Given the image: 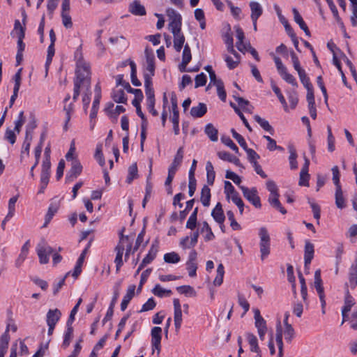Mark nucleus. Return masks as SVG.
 I'll return each instance as SVG.
<instances>
[{
    "instance_id": "1",
    "label": "nucleus",
    "mask_w": 357,
    "mask_h": 357,
    "mask_svg": "<svg viewBox=\"0 0 357 357\" xmlns=\"http://www.w3.org/2000/svg\"><path fill=\"white\" fill-rule=\"evenodd\" d=\"M79 48L75 52V59L76 60L75 77L73 80V100L76 102L80 93V89H86L87 92L90 91L91 88V66L86 62L82 56Z\"/></svg>"
},
{
    "instance_id": "2",
    "label": "nucleus",
    "mask_w": 357,
    "mask_h": 357,
    "mask_svg": "<svg viewBox=\"0 0 357 357\" xmlns=\"http://www.w3.org/2000/svg\"><path fill=\"white\" fill-rule=\"evenodd\" d=\"M261 259L264 261L271 252V238L267 229L262 227L259 230Z\"/></svg>"
},
{
    "instance_id": "3",
    "label": "nucleus",
    "mask_w": 357,
    "mask_h": 357,
    "mask_svg": "<svg viewBox=\"0 0 357 357\" xmlns=\"http://www.w3.org/2000/svg\"><path fill=\"white\" fill-rule=\"evenodd\" d=\"M273 59L278 73L281 77L286 82L291 84L293 86H298V83L296 80V78L291 74L288 73L287 68L282 63L280 58L278 56H274Z\"/></svg>"
},
{
    "instance_id": "4",
    "label": "nucleus",
    "mask_w": 357,
    "mask_h": 357,
    "mask_svg": "<svg viewBox=\"0 0 357 357\" xmlns=\"http://www.w3.org/2000/svg\"><path fill=\"white\" fill-rule=\"evenodd\" d=\"M167 15L169 18V23L168 24V28L170 31H178L181 29L182 25V17L181 15L177 13L173 8H168L166 11Z\"/></svg>"
},
{
    "instance_id": "5",
    "label": "nucleus",
    "mask_w": 357,
    "mask_h": 357,
    "mask_svg": "<svg viewBox=\"0 0 357 357\" xmlns=\"http://www.w3.org/2000/svg\"><path fill=\"white\" fill-rule=\"evenodd\" d=\"M36 252L40 263L45 264L48 263L49 255L53 252V249L52 247L48 245L44 240H43L37 245Z\"/></svg>"
},
{
    "instance_id": "6",
    "label": "nucleus",
    "mask_w": 357,
    "mask_h": 357,
    "mask_svg": "<svg viewBox=\"0 0 357 357\" xmlns=\"http://www.w3.org/2000/svg\"><path fill=\"white\" fill-rule=\"evenodd\" d=\"M243 196L257 208L261 207L260 197L258 196V192L255 188L249 189L245 186H240Z\"/></svg>"
},
{
    "instance_id": "7",
    "label": "nucleus",
    "mask_w": 357,
    "mask_h": 357,
    "mask_svg": "<svg viewBox=\"0 0 357 357\" xmlns=\"http://www.w3.org/2000/svg\"><path fill=\"white\" fill-rule=\"evenodd\" d=\"M116 85H121L128 91V93H132L135 95V98L137 100H142L144 95L141 89H133L130 86L128 82L123 79V75H118L116 76Z\"/></svg>"
},
{
    "instance_id": "8",
    "label": "nucleus",
    "mask_w": 357,
    "mask_h": 357,
    "mask_svg": "<svg viewBox=\"0 0 357 357\" xmlns=\"http://www.w3.org/2000/svg\"><path fill=\"white\" fill-rule=\"evenodd\" d=\"M199 236V231L197 229L191 233L190 236H186L181 238L179 246L183 250L193 248L198 242Z\"/></svg>"
},
{
    "instance_id": "9",
    "label": "nucleus",
    "mask_w": 357,
    "mask_h": 357,
    "mask_svg": "<svg viewBox=\"0 0 357 357\" xmlns=\"http://www.w3.org/2000/svg\"><path fill=\"white\" fill-rule=\"evenodd\" d=\"M82 172V165L80 162L77 160H73L71 162V168L68 172L66 176V181L68 183L73 181L77 178Z\"/></svg>"
},
{
    "instance_id": "10",
    "label": "nucleus",
    "mask_w": 357,
    "mask_h": 357,
    "mask_svg": "<svg viewBox=\"0 0 357 357\" xmlns=\"http://www.w3.org/2000/svg\"><path fill=\"white\" fill-rule=\"evenodd\" d=\"M162 328L159 326H155L151 329V344L153 351L155 349L160 353L161 349Z\"/></svg>"
},
{
    "instance_id": "11",
    "label": "nucleus",
    "mask_w": 357,
    "mask_h": 357,
    "mask_svg": "<svg viewBox=\"0 0 357 357\" xmlns=\"http://www.w3.org/2000/svg\"><path fill=\"white\" fill-rule=\"evenodd\" d=\"M314 245L311 243L310 241H306L305 245V253H304V260H305V268L308 269L309 266L314 257Z\"/></svg>"
},
{
    "instance_id": "12",
    "label": "nucleus",
    "mask_w": 357,
    "mask_h": 357,
    "mask_svg": "<svg viewBox=\"0 0 357 357\" xmlns=\"http://www.w3.org/2000/svg\"><path fill=\"white\" fill-rule=\"evenodd\" d=\"M174 36V47L178 52H181L183 47H184V43L185 38L181 31V29L178 31H171Z\"/></svg>"
},
{
    "instance_id": "13",
    "label": "nucleus",
    "mask_w": 357,
    "mask_h": 357,
    "mask_svg": "<svg viewBox=\"0 0 357 357\" xmlns=\"http://www.w3.org/2000/svg\"><path fill=\"white\" fill-rule=\"evenodd\" d=\"M211 215L215 220V221L218 224L222 225V223H224L225 216L222 209V206L220 202L217 203L215 208L213 209L211 212Z\"/></svg>"
},
{
    "instance_id": "14",
    "label": "nucleus",
    "mask_w": 357,
    "mask_h": 357,
    "mask_svg": "<svg viewBox=\"0 0 357 357\" xmlns=\"http://www.w3.org/2000/svg\"><path fill=\"white\" fill-rule=\"evenodd\" d=\"M135 285L131 284L128 287L126 295L123 296L121 303V310L125 311L127 308L130 301L135 296Z\"/></svg>"
},
{
    "instance_id": "15",
    "label": "nucleus",
    "mask_w": 357,
    "mask_h": 357,
    "mask_svg": "<svg viewBox=\"0 0 357 357\" xmlns=\"http://www.w3.org/2000/svg\"><path fill=\"white\" fill-rule=\"evenodd\" d=\"M129 11L134 15L144 16L146 14V9L138 0H135L129 6Z\"/></svg>"
},
{
    "instance_id": "16",
    "label": "nucleus",
    "mask_w": 357,
    "mask_h": 357,
    "mask_svg": "<svg viewBox=\"0 0 357 357\" xmlns=\"http://www.w3.org/2000/svg\"><path fill=\"white\" fill-rule=\"evenodd\" d=\"M159 250V241L158 238L155 239L152 243L150 250L146 257L143 259L148 264H151L156 257L157 253Z\"/></svg>"
},
{
    "instance_id": "17",
    "label": "nucleus",
    "mask_w": 357,
    "mask_h": 357,
    "mask_svg": "<svg viewBox=\"0 0 357 357\" xmlns=\"http://www.w3.org/2000/svg\"><path fill=\"white\" fill-rule=\"evenodd\" d=\"M275 340L278 347V357L283 356L282 328L280 321L276 325Z\"/></svg>"
},
{
    "instance_id": "18",
    "label": "nucleus",
    "mask_w": 357,
    "mask_h": 357,
    "mask_svg": "<svg viewBox=\"0 0 357 357\" xmlns=\"http://www.w3.org/2000/svg\"><path fill=\"white\" fill-rule=\"evenodd\" d=\"M61 316V311L56 308L49 310L47 313L46 321L47 324L55 325L59 321Z\"/></svg>"
},
{
    "instance_id": "19",
    "label": "nucleus",
    "mask_w": 357,
    "mask_h": 357,
    "mask_svg": "<svg viewBox=\"0 0 357 357\" xmlns=\"http://www.w3.org/2000/svg\"><path fill=\"white\" fill-rule=\"evenodd\" d=\"M125 248L123 244L118 243L115 248L116 255L114 259L116 264V272L119 271L121 267L123 266V255Z\"/></svg>"
},
{
    "instance_id": "20",
    "label": "nucleus",
    "mask_w": 357,
    "mask_h": 357,
    "mask_svg": "<svg viewBox=\"0 0 357 357\" xmlns=\"http://www.w3.org/2000/svg\"><path fill=\"white\" fill-rule=\"evenodd\" d=\"M279 193L270 195L268 197V202L272 207L278 210L282 214H286L287 210L282 206L279 200Z\"/></svg>"
},
{
    "instance_id": "21",
    "label": "nucleus",
    "mask_w": 357,
    "mask_h": 357,
    "mask_svg": "<svg viewBox=\"0 0 357 357\" xmlns=\"http://www.w3.org/2000/svg\"><path fill=\"white\" fill-rule=\"evenodd\" d=\"M292 11H293V14H294V21L299 25L300 28L302 30H303L307 36H310V30H309L307 24L304 22L302 16L300 15L299 12L298 11V10L294 8H293Z\"/></svg>"
},
{
    "instance_id": "22",
    "label": "nucleus",
    "mask_w": 357,
    "mask_h": 357,
    "mask_svg": "<svg viewBox=\"0 0 357 357\" xmlns=\"http://www.w3.org/2000/svg\"><path fill=\"white\" fill-rule=\"evenodd\" d=\"M207 112L206 105L199 102L197 106H194L190 109V115L194 118H201Z\"/></svg>"
},
{
    "instance_id": "23",
    "label": "nucleus",
    "mask_w": 357,
    "mask_h": 357,
    "mask_svg": "<svg viewBox=\"0 0 357 357\" xmlns=\"http://www.w3.org/2000/svg\"><path fill=\"white\" fill-rule=\"evenodd\" d=\"M251 9V19L252 21L257 20L258 18L262 15L263 10L261 5L256 1H252L250 3Z\"/></svg>"
},
{
    "instance_id": "24",
    "label": "nucleus",
    "mask_w": 357,
    "mask_h": 357,
    "mask_svg": "<svg viewBox=\"0 0 357 357\" xmlns=\"http://www.w3.org/2000/svg\"><path fill=\"white\" fill-rule=\"evenodd\" d=\"M255 319V327L257 331L267 330L266 322L264 319L261 316L260 311L259 309H254Z\"/></svg>"
},
{
    "instance_id": "25",
    "label": "nucleus",
    "mask_w": 357,
    "mask_h": 357,
    "mask_svg": "<svg viewBox=\"0 0 357 357\" xmlns=\"http://www.w3.org/2000/svg\"><path fill=\"white\" fill-rule=\"evenodd\" d=\"M335 205L337 208L340 209H342L345 208L346 203H345V199L343 195V191L342 190V188H335Z\"/></svg>"
},
{
    "instance_id": "26",
    "label": "nucleus",
    "mask_w": 357,
    "mask_h": 357,
    "mask_svg": "<svg viewBox=\"0 0 357 357\" xmlns=\"http://www.w3.org/2000/svg\"><path fill=\"white\" fill-rule=\"evenodd\" d=\"M211 189L208 185H204L201 191L200 201L204 206H208L211 201Z\"/></svg>"
},
{
    "instance_id": "27",
    "label": "nucleus",
    "mask_w": 357,
    "mask_h": 357,
    "mask_svg": "<svg viewBox=\"0 0 357 357\" xmlns=\"http://www.w3.org/2000/svg\"><path fill=\"white\" fill-rule=\"evenodd\" d=\"M204 132L212 142H217L218 139V131L212 123H208Z\"/></svg>"
},
{
    "instance_id": "28",
    "label": "nucleus",
    "mask_w": 357,
    "mask_h": 357,
    "mask_svg": "<svg viewBox=\"0 0 357 357\" xmlns=\"http://www.w3.org/2000/svg\"><path fill=\"white\" fill-rule=\"evenodd\" d=\"M255 121L259 124V126L266 132H269L271 135L274 134V129L270 125L268 121L266 119L261 118L259 115H255L254 116Z\"/></svg>"
},
{
    "instance_id": "29",
    "label": "nucleus",
    "mask_w": 357,
    "mask_h": 357,
    "mask_svg": "<svg viewBox=\"0 0 357 357\" xmlns=\"http://www.w3.org/2000/svg\"><path fill=\"white\" fill-rule=\"evenodd\" d=\"M246 337L250 346V351L255 353L261 352L257 337L254 334L248 333L246 334Z\"/></svg>"
},
{
    "instance_id": "30",
    "label": "nucleus",
    "mask_w": 357,
    "mask_h": 357,
    "mask_svg": "<svg viewBox=\"0 0 357 357\" xmlns=\"http://www.w3.org/2000/svg\"><path fill=\"white\" fill-rule=\"evenodd\" d=\"M145 93L146 96V100H155L154 89L152 85V81L149 80V77H146L144 81Z\"/></svg>"
},
{
    "instance_id": "31",
    "label": "nucleus",
    "mask_w": 357,
    "mask_h": 357,
    "mask_svg": "<svg viewBox=\"0 0 357 357\" xmlns=\"http://www.w3.org/2000/svg\"><path fill=\"white\" fill-rule=\"evenodd\" d=\"M112 98L114 101L117 103L126 104L127 102V97L123 89L114 90L112 91Z\"/></svg>"
},
{
    "instance_id": "32",
    "label": "nucleus",
    "mask_w": 357,
    "mask_h": 357,
    "mask_svg": "<svg viewBox=\"0 0 357 357\" xmlns=\"http://www.w3.org/2000/svg\"><path fill=\"white\" fill-rule=\"evenodd\" d=\"M59 209V204L57 203H51L48 208L47 213L45 215V221L43 227H46L47 224L51 221L54 214Z\"/></svg>"
},
{
    "instance_id": "33",
    "label": "nucleus",
    "mask_w": 357,
    "mask_h": 357,
    "mask_svg": "<svg viewBox=\"0 0 357 357\" xmlns=\"http://www.w3.org/2000/svg\"><path fill=\"white\" fill-rule=\"evenodd\" d=\"M206 176H207V183L208 185H213L215 178V172L214 171L213 166L210 161H208L206 165Z\"/></svg>"
},
{
    "instance_id": "34",
    "label": "nucleus",
    "mask_w": 357,
    "mask_h": 357,
    "mask_svg": "<svg viewBox=\"0 0 357 357\" xmlns=\"http://www.w3.org/2000/svg\"><path fill=\"white\" fill-rule=\"evenodd\" d=\"M206 231V235L204 236V239L206 241H210L215 238V235L212 231L211 227L206 221H204L202 222V227L200 229V232L203 233Z\"/></svg>"
},
{
    "instance_id": "35",
    "label": "nucleus",
    "mask_w": 357,
    "mask_h": 357,
    "mask_svg": "<svg viewBox=\"0 0 357 357\" xmlns=\"http://www.w3.org/2000/svg\"><path fill=\"white\" fill-rule=\"evenodd\" d=\"M314 287L319 295L324 294L321 278V271L319 269L317 270L314 273Z\"/></svg>"
},
{
    "instance_id": "36",
    "label": "nucleus",
    "mask_w": 357,
    "mask_h": 357,
    "mask_svg": "<svg viewBox=\"0 0 357 357\" xmlns=\"http://www.w3.org/2000/svg\"><path fill=\"white\" fill-rule=\"evenodd\" d=\"M73 337V328L68 327L64 333L63 335V341L62 342L61 347L63 349H66L69 347L71 340Z\"/></svg>"
},
{
    "instance_id": "37",
    "label": "nucleus",
    "mask_w": 357,
    "mask_h": 357,
    "mask_svg": "<svg viewBox=\"0 0 357 357\" xmlns=\"http://www.w3.org/2000/svg\"><path fill=\"white\" fill-rule=\"evenodd\" d=\"M271 88H272L273 91H274V93H275V95L277 96V97L278 98L280 102L284 107V110L287 111L288 107H287V104L285 100V98L283 96V95L282 94L280 88L276 86V84H275V82L273 81H271Z\"/></svg>"
},
{
    "instance_id": "38",
    "label": "nucleus",
    "mask_w": 357,
    "mask_h": 357,
    "mask_svg": "<svg viewBox=\"0 0 357 357\" xmlns=\"http://www.w3.org/2000/svg\"><path fill=\"white\" fill-rule=\"evenodd\" d=\"M130 69H131L130 78H131L132 84L135 86H140L142 85V83L137 79V66L133 61H130Z\"/></svg>"
},
{
    "instance_id": "39",
    "label": "nucleus",
    "mask_w": 357,
    "mask_h": 357,
    "mask_svg": "<svg viewBox=\"0 0 357 357\" xmlns=\"http://www.w3.org/2000/svg\"><path fill=\"white\" fill-rule=\"evenodd\" d=\"M355 300L350 294L349 289L347 288L344 297V305L342 307L345 311H351V307L355 305Z\"/></svg>"
},
{
    "instance_id": "40",
    "label": "nucleus",
    "mask_w": 357,
    "mask_h": 357,
    "mask_svg": "<svg viewBox=\"0 0 357 357\" xmlns=\"http://www.w3.org/2000/svg\"><path fill=\"white\" fill-rule=\"evenodd\" d=\"M128 174L126 178V182L131 183L135 178L138 176V170L137 163L132 164L128 168Z\"/></svg>"
},
{
    "instance_id": "41",
    "label": "nucleus",
    "mask_w": 357,
    "mask_h": 357,
    "mask_svg": "<svg viewBox=\"0 0 357 357\" xmlns=\"http://www.w3.org/2000/svg\"><path fill=\"white\" fill-rule=\"evenodd\" d=\"M225 274V268L222 264H220L217 268V275L213 281L215 286H220L223 282V278Z\"/></svg>"
},
{
    "instance_id": "42",
    "label": "nucleus",
    "mask_w": 357,
    "mask_h": 357,
    "mask_svg": "<svg viewBox=\"0 0 357 357\" xmlns=\"http://www.w3.org/2000/svg\"><path fill=\"white\" fill-rule=\"evenodd\" d=\"M151 291L155 296L160 298H162L165 294L166 296H169L172 293L170 289H162L159 284H155Z\"/></svg>"
},
{
    "instance_id": "43",
    "label": "nucleus",
    "mask_w": 357,
    "mask_h": 357,
    "mask_svg": "<svg viewBox=\"0 0 357 357\" xmlns=\"http://www.w3.org/2000/svg\"><path fill=\"white\" fill-rule=\"evenodd\" d=\"M180 260V256L175 252H168L164 255V261L168 264H176L179 262Z\"/></svg>"
},
{
    "instance_id": "44",
    "label": "nucleus",
    "mask_w": 357,
    "mask_h": 357,
    "mask_svg": "<svg viewBox=\"0 0 357 357\" xmlns=\"http://www.w3.org/2000/svg\"><path fill=\"white\" fill-rule=\"evenodd\" d=\"M171 103L173 113L171 120L179 119V112L177 106V98L174 93L172 94Z\"/></svg>"
},
{
    "instance_id": "45",
    "label": "nucleus",
    "mask_w": 357,
    "mask_h": 357,
    "mask_svg": "<svg viewBox=\"0 0 357 357\" xmlns=\"http://www.w3.org/2000/svg\"><path fill=\"white\" fill-rule=\"evenodd\" d=\"M192 59L191 50L189 45L187 43L183 47L182 61L183 66L188 65Z\"/></svg>"
},
{
    "instance_id": "46",
    "label": "nucleus",
    "mask_w": 357,
    "mask_h": 357,
    "mask_svg": "<svg viewBox=\"0 0 357 357\" xmlns=\"http://www.w3.org/2000/svg\"><path fill=\"white\" fill-rule=\"evenodd\" d=\"M290 155L289 157L290 168L291 169H296L298 167V163L296 161L297 153L295 149L293 146L289 147Z\"/></svg>"
},
{
    "instance_id": "47",
    "label": "nucleus",
    "mask_w": 357,
    "mask_h": 357,
    "mask_svg": "<svg viewBox=\"0 0 357 357\" xmlns=\"http://www.w3.org/2000/svg\"><path fill=\"white\" fill-rule=\"evenodd\" d=\"M177 291L181 294L185 296H195V291L192 287L190 285H183L176 287Z\"/></svg>"
},
{
    "instance_id": "48",
    "label": "nucleus",
    "mask_w": 357,
    "mask_h": 357,
    "mask_svg": "<svg viewBox=\"0 0 357 357\" xmlns=\"http://www.w3.org/2000/svg\"><path fill=\"white\" fill-rule=\"evenodd\" d=\"M94 157L101 167H103L105 165V161L102 153V144H98L96 146Z\"/></svg>"
},
{
    "instance_id": "49",
    "label": "nucleus",
    "mask_w": 357,
    "mask_h": 357,
    "mask_svg": "<svg viewBox=\"0 0 357 357\" xmlns=\"http://www.w3.org/2000/svg\"><path fill=\"white\" fill-rule=\"evenodd\" d=\"M287 278L289 282L292 284V291L294 296L296 295L295 277L294 275V268L291 265L289 264L287 268Z\"/></svg>"
},
{
    "instance_id": "50",
    "label": "nucleus",
    "mask_w": 357,
    "mask_h": 357,
    "mask_svg": "<svg viewBox=\"0 0 357 357\" xmlns=\"http://www.w3.org/2000/svg\"><path fill=\"white\" fill-rule=\"evenodd\" d=\"M225 193L227 199H229L232 195L238 193L233 186L231 182L228 181H225Z\"/></svg>"
},
{
    "instance_id": "51",
    "label": "nucleus",
    "mask_w": 357,
    "mask_h": 357,
    "mask_svg": "<svg viewBox=\"0 0 357 357\" xmlns=\"http://www.w3.org/2000/svg\"><path fill=\"white\" fill-rule=\"evenodd\" d=\"M174 325L176 331H178L181 328L182 324V310L181 309H176L174 310Z\"/></svg>"
},
{
    "instance_id": "52",
    "label": "nucleus",
    "mask_w": 357,
    "mask_h": 357,
    "mask_svg": "<svg viewBox=\"0 0 357 357\" xmlns=\"http://www.w3.org/2000/svg\"><path fill=\"white\" fill-rule=\"evenodd\" d=\"M100 98L99 96H95L94 100L93 102L92 108L90 112V119H96L98 114V110L99 108V104H100Z\"/></svg>"
},
{
    "instance_id": "53",
    "label": "nucleus",
    "mask_w": 357,
    "mask_h": 357,
    "mask_svg": "<svg viewBox=\"0 0 357 357\" xmlns=\"http://www.w3.org/2000/svg\"><path fill=\"white\" fill-rule=\"evenodd\" d=\"M10 324H8L5 332L1 335L0 337V346L8 348V345L10 341Z\"/></svg>"
},
{
    "instance_id": "54",
    "label": "nucleus",
    "mask_w": 357,
    "mask_h": 357,
    "mask_svg": "<svg viewBox=\"0 0 357 357\" xmlns=\"http://www.w3.org/2000/svg\"><path fill=\"white\" fill-rule=\"evenodd\" d=\"M195 203V199H192L186 202L185 208L179 213V218L182 221L185 219L190 211L192 208Z\"/></svg>"
},
{
    "instance_id": "55",
    "label": "nucleus",
    "mask_w": 357,
    "mask_h": 357,
    "mask_svg": "<svg viewBox=\"0 0 357 357\" xmlns=\"http://www.w3.org/2000/svg\"><path fill=\"white\" fill-rule=\"evenodd\" d=\"M248 155V159L249 162L252 165L255 162H257V160L259 159V155L253 149L247 147L244 149Z\"/></svg>"
},
{
    "instance_id": "56",
    "label": "nucleus",
    "mask_w": 357,
    "mask_h": 357,
    "mask_svg": "<svg viewBox=\"0 0 357 357\" xmlns=\"http://www.w3.org/2000/svg\"><path fill=\"white\" fill-rule=\"evenodd\" d=\"M308 203L310 204L312 211L313 213L314 218L317 220V223H319V219L321 217V208L320 206L316 204L315 202H312V200L309 199Z\"/></svg>"
},
{
    "instance_id": "57",
    "label": "nucleus",
    "mask_w": 357,
    "mask_h": 357,
    "mask_svg": "<svg viewBox=\"0 0 357 357\" xmlns=\"http://www.w3.org/2000/svg\"><path fill=\"white\" fill-rule=\"evenodd\" d=\"M326 1L327 2L333 15V17L337 20V23H339L343 26V22H342V20L339 16L338 10H337L335 5L333 3V0H326Z\"/></svg>"
},
{
    "instance_id": "58",
    "label": "nucleus",
    "mask_w": 357,
    "mask_h": 357,
    "mask_svg": "<svg viewBox=\"0 0 357 357\" xmlns=\"http://www.w3.org/2000/svg\"><path fill=\"white\" fill-rule=\"evenodd\" d=\"M231 132L232 134L233 137L238 142L239 145L243 149H245L248 146L245 139L238 133L234 128L231 129Z\"/></svg>"
},
{
    "instance_id": "59",
    "label": "nucleus",
    "mask_w": 357,
    "mask_h": 357,
    "mask_svg": "<svg viewBox=\"0 0 357 357\" xmlns=\"http://www.w3.org/2000/svg\"><path fill=\"white\" fill-rule=\"evenodd\" d=\"M227 215L228 217L229 220L230 221V226L233 230H241V225L236 221L234 218V214L231 211H227Z\"/></svg>"
},
{
    "instance_id": "60",
    "label": "nucleus",
    "mask_w": 357,
    "mask_h": 357,
    "mask_svg": "<svg viewBox=\"0 0 357 357\" xmlns=\"http://www.w3.org/2000/svg\"><path fill=\"white\" fill-rule=\"evenodd\" d=\"M183 154H184L183 148L180 147L177 150V152L174 156V158L172 164L174 165V166L180 167L182 163V161H183Z\"/></svg>"
},
{
    "instance_id": "61",
    "label": "nucleus",
    "mask_w": 357,
    "mask_h": 357,
    "mask_svg": "<svg viewBox=\"0 0 357 357\" xmlns=\"http://www.w3.org/2000/svg\"><path fill=\"white\" fill-rule=\"evenodd\" d=\"M230 199L231 201L238 206L239 209L240 214L242 215L244 210V203L239 196V194L237 193L235 195H232Z\"/></svg>"
},
{
    "instance_id": "62",
    "label": "nucleus",
    "mask_w": 357,
    "mask_h": 357,
    "mask_svg": "<svg viewBox=\"0 0 357 357\" xmlns=\"http://www.w3.org/2000/svg\"><path fill=\"white\" fill-rule=\"evenodd\" d=\"M156 305V303L153 298H150L148 301L142 305V309L139 311V312H144L152 310L155 308Z\"/></svg>"
},
{
    "instance_id": "63",
    "label": "nucleus",
    "mask_w": 357,
    "mask_h": 357,
    "mask_svg": "<svg viewBox=\"0 0 357 357\" xmlns=\"http://www.w3.org/2000/svg\"><path fill=\"white\" fill-rule=\"evenodd\" d=\"M284 339L287 342H291L294 337L295 332L292 326H287L284 331Z\"/></svg>"
},
{
    "instance_id": "64",
    "label": "nucleus",
    "mask_w": 357,
    "mask_h": 357,
    "mask_svg": "<svg viewBox=\"0 0 357 357\" xmlns=\"http://www.w3.org/2000/svg\"><path fill=\"white\" fill-rule=\"evenodd\" d=\"M221 141L225 145L229 147L234 151H235L236 153H238V146L235 144V143L229 137H222Z\"/></svg>"
}]
</instances>
